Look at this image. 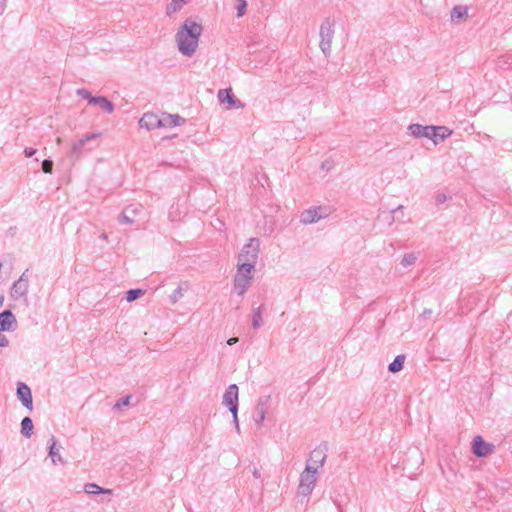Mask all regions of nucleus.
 Returning a JSON list of instances; mask_svg holds the SVG:
<instances>
[{"instance_id":"obj_45","label":"nucleus","mask_w":512,"mask_h":512,"mask_svg":"<svg viewBox=\"0 0 512 512\" xmlns=\"http://www.w3.org/2000/svg\"><path fill=\"white\" fill-rule=\"evenodd\" d=\"M100 238L103 239V240H107L108 237H107V234L102 233Z\"/></svg>"},{"instance_id":"obj_33","label":"nucleus","mask_w":512,"mask_h":512,"mask_svg":"<svg viewBox=\"0 0 512 512\" xmlns=\"http://www.w3.org/2000/svg\"><path fill=\"white\" fill-rule=\"evenodd\" d=\"M76 94L80 97H82L83 99H86L88 100V103L90 104V99L91 98H95L96 96H92L91 93L84 89V88H79L76 90Z\"/></svg>"},{"instance_id":"obj_20","label":"nucleus","mask_w":512,"mask_h":512,"mask_svg":"<svg viewBox=\"0 0 512 512\" xmlns=\"http://www.w3.org/2000/svg\"><path fill=\"white\" fill-rule=\"evenodd\" d=\"M452 134V131L445 126H435V136L431 137V140L438 144L444 141Z\"/></svg>"},{"instance_id":"obj_46","label":"nucleus","mask_w":512,"mask_h":512,"mask_svg":"<svg viewBox=\"0 0 512 512\" xmlns=\"http://www.w3.org/2000/svg\"><path fill=\"white\" fill-rule=\"evenodd\" d=\"M3 302H4V296H3V295H1V296H0V308H1V307H2V305H3Z\"/></svg>"},{"instance_id":"obj_8","label":"nucleus","mask_w":512,"mask_h":512,"mask_svg":"<svg viewBox=\"0 0 512 512\" xmlns=\"http://www.w3.org/2000/svg\"><path fill=\"white\" fill-rule=\"evenodd\" d=\"M270 403V396H262L258 399L253 412V420L257 426H260L265 420Z\"/></svg>"},{"instance_id":"obj_32","label":"nucleus","mask_w":512,"mask_h":512,"mask_svg":"<svg viewBox=\"0 0 512 512\" xmlns=\"http://www.w3.org/2000/svg\"><path fill=\"white\" fill-rule=\"evenodd\" d=\"M183 297V290L182 288L179 286L177 287L173 292L172 294L170 295V299H171V302L172 303H176L179 299H181Z\"/></svg>"},{"instance_id":"obj_41","label":"nucleus","mask_w":512,"mask_h":512,"mask_svg":"<svg viewBox=\"0 0 512 512\" xmlns=\"http://www.w3.org/2000/svg\"><path fill=\"white\" fill-rule=\"evenodd\" d=\"M253 476L255 478H260L261 474H260V471L257 468H254V470H253Z\"/></svg>"},{"instance_id":"obj_13","label":"nucleus","mask_w":512,"mask_h":512,"mask_svg":"<svg viewBox=\"0 0 512 512\" xmlns=\"http://www.w3.org/2000/svg\"><path fill=\"white\" fill-rule=\"evenodd\" d=\"M24 281V279H18L13 283L10 291L12 299L18 300L24 298L25 301L27 302L29 284L24 283Z\"/></svg>"},{"instance_id":"obj_47","label":"nucleus","mask_w":512,"mask_h":512,"mask_svg":"<svg viewBox=\"0 0 512 512\" xmlns=\"http://www.w3.org/2000/svg\"><path fill=\"white\" fill-rule=\"evenodd\" d=\"M57 143L60 144L61 143V138H57Z\"/></svg>"},{"instance_id":"obj_4","label":"nucleus","mask_w":512,"mask_h":512,"mask_svg":"<svg viewBox=\"0 0 512 512\" xmlns=\"http://www.w3.org/2000/svg\"><path fill=\"white\" fill-rule=\"evenodd\" d=\"M335 34L334 20L325 18L320 26V43L319 47L325 56H329L331 52L332 40Z\"/></svg>"},{"instance_id":"obj_22","label":"nucleus","mask_w":512,"mask_h":512,"mask_svg":"<svg viewBox=\"0 0 512 512\" xmlns=\"http://www.w3.org/2000/svg\"><path fill=\"white\" fill-rule=\"evenodd\" d=\"M48 448H49L48 454L51 457L53 464L63 463V459H62L61 455L59 454V448L56 447V441L53 436L49 440Z\"/></svg>"},{"instance_id":"obj_7","label":"nucleus","mask_w":512,"mask_h":512,"mask_svg":"<svg viewBox=\"0 0 512 512\" xmlns=\"http://www.w3.org/2000/svg\"><path fill=\"white\" fill-rule=\"evenodd\" d=\"M330 209L328 207L318 206L304 210L300 216V222L309 225L328 217Z\"/></svg>"},{"instance_id":"obj_39","label":"nucleus","mask_w":512,"mask_h":512,"mask_svg":"<svg viewBox=\"0 0 512 512\" xmlns=\"http://www.w3.org/2000/svg\"><path fill=\"white\" fill-rule=\"evenodd\" d=\"M432 313H433V312H432V310H431V309H425V310L423 311V313L420 315V318H422V319H428V318H430V317H431Z\"/></svg>"},{"instance_id":"obj_37","label":"nucleus","mask_w":512,"mask_h":512,"mask_svg":"<svg viewBox=\"0 0 512 512\" xmlns=\"http://www.w3.org/2000/svg\"><path fill=\"white\" fill-rule=\"evenodd\" d=\"M35 153H36V149H34V148L27 147L24 149V155L27 158L32 157L33 155H35Z\"/></svg>"},{"instance_id":"obj_27","label":"nucleus","mask_w":512,"mask_h":512,"mask_svg":"<svg viewBox=\"0 0 512 512\" xmlns=\"http://www.w3.org/2000/svg\"><path fill=\"white\" fill-rule=\"evenodd\" d=\"M262 324V306H259L253 309L252 326L253 328L258 329L262 326Z\"/></svg>"},{"instance_id":"obj_44","label":"nucleus","mask_w":512,"mask_h":512,"mask_svg":"<svg viewBox=\"0 0 512 512\" xmlns=\"http://www.w3.org/2000/svg\"><path fill=\"white\" fill-rule=\"evenodd\" d=\"M322 168L328 170L329 169L328 162H323L322 163Z\"/></svg>"},{"instance_id":"obj_21","label":"nucleus","mask_w":512,"mask_h":512,"mask_svg":"<svg viewBox=\"0 0 512 512\" xmlns=\"http://www.w3.org/2000/svg\"><path fill=\"white\" fill-rule=\"evenodd\" d=\"M189 1L190 0H171L166 7V15L171 17L173 14L179 12Z\"/></svg>"},{"instance_id":"obj_23","label":"nucleus","mask_w":512,"mask_h":512,"mask_svg":"<svg viewBox=\"0 0 512 512\" xmlns=\"http://www.w3.org/2000/svg\"><path fill=\"white\" fill-rule=\"evenodd\" d=\"M468 15V8L463 5H456L453 7L451 11V20L453 22H458L459 20L465 18Z\"/></svg>"},{"instance_id":"obj_3","label":"nucleus","mask_w":512,"mask_h":512,"mask_svg":"<svg viewBox=\"0 0 512 512\" xmlns=\"http://www.w3.org/2000/svg\"><path fill=\"white\" fill-rule=\"evenodd\" d=\"M253 270L252 264H237V272L234 277V289L239 296H242L250 287L252 281L251 272Z\"/></svg>"},{"instance_id":"obj_14","label":"nucleus","mask_w":512,"mask_h":512,"mask_svg":"<svg viewBox=\"0 0 512 512\" xmlns=\"http://www.w3.org/2000/svg\"><path fill=\"white\" fill-rule=\"evenodd\" d=\"M160 124V115L154 113H145L139 120L140 127L146 128L147 130L160 128Z\"/></svg>"},{"instance_id":"obj_30","label":"nucleus","mask_w":512,"mask_h":512,"mask_svg":"<svg viewBox=\"0 0 512 512\" xmlns=\"http://www.w3.org/2000/svg\"><path fill=\"white\" fill-rule=\"evenodd\" d=\"M417 260V256L414 253L405 254L402 258L401 264L404 267L413 265Z\"/></svg>"},{"instance_id":"obj_19","label":"nucleus","mask_w":512,"mask_h":512,"mask_svg":"<svg viewBox=\"0 0 512 512\" xmlns=\"http://www.w3.org/2000/svg\"><path fill=\"white\" fill-rule=\"evenodd\" d=\"M138 213V207L134 205H129L124 208L123 212L119 216V221L124 224H132L134 222V217Z\"/></svg>"},{"instance_id":"obj_43","label":"nucleus","mask_w":512,"mask_h":512,"mask_svg":"<svg viewBox=\"0 0 512 512\" xmlns=\"http://www.w3.org/2000/svg\"><path fill=\"white\" fill-rule=\"evenodd\" d=\"M236 341H237V339H236V338H230V339H228V340H227V344H229V345H230V344H232V343H234V342H236Z\"/></svg>"},{"instance_id":"obj_24","label":"nucleus","mask_w":512,"mask_h":512,"mask_svg":"<svg viewBox=\"0 0 512 512\" xmlns=\"http://www.w3.org/2000/svg\"><path fill=\"white\" fill-rule=\"evenodd\" d=\"M326 456L319 450H314L311 455L310 459L307 463H310L313 465V467H322L324 464Z\"/></svg>"},{"instance_id":"obj_42","label":"nucleus","mask_w":512,"mask_h":512,"mask_svg":"<svg viewBox=\"0 0 512 512\" xmlns=\"http://www.w3.org/2000/svg\"><path fill=\"white\" fill-rule=\"evenodd\" d=\"M404 209L403 205H399L397 208H395L392 213L402 212Z\"/></svg>"},{"instance_id":"obj_36","label":"nucleus","mask_w":512,"mask_h":512,"mask_svg":"<svg viewBox=\"0 0 512 512\" xmlns=\"http://www.w3.org/2000/svg\"><path fill=\"white\" fill-rule=\"evenodd\" d=\"M448 199L447 195L444 193H438L435 197V203L436 205L443 204Z\"/></svg>"},{"instance_id":"obj_34","label":"nucleus","mask_w":512,"mask_h":512,"mask_svg":"<svg viewBox=\"0 0 512 512\" xmlns=\"http://www.w3.org/2000/svg\"><path fill=\"white\" fill-rule=\"evenodd\" d=\"M42 170L44 173L51 174L53 170V161L50 159H45L42 161Z\"/></svg>"},{"instance_id":"obj_11","label":"nucleus","mask_w":512,"mask_h":512,"mask_svg":"<svg viewBox=\"0 0 512 512\" xmlns=\"http://www.w3.org/2000/svg\"><path fill=\"white\" fill-rule=\"evenodd\" d=\"M218 99L221 103H227L229 105V108L244 107V104L235 97L231 88L219 90Z\"/></svg>"},{"instance_id":"obj_17","label":"nucleus","mask_w":512,"mask_h":512,"mask_svg":"<svg viewBox=\"0 0 512 512\" xmlns=\"http://www.w3.org/2000/svg\"><path fill=\"white\" fill-rule=\"evenodd\" d=\"M13 324H16V318L11 310L2 311L0 313V331L11 330Z\"/></svg>"},{"instance_id":"obj_12","label":"nucleus","mask_w":512,"mask_h":512,"mask_svg":"<svg viewBox=\"0 0 512 512\" xmlns=\"http://www.w3.org/2000/svg\"><path fill=\"white\" fill-rule=\"evenodd\" d=\"M17 397L21 401L22 405L26 407L29 410H32L33 408V399L30 388L20 382L17 385Z\"/></svg>"},{"instance_id":"obj_28","label":"nucleus","mask_w":512,"mask_h":512,"mask_svg":"<svg viewBox=\"0 0 512 512\" xmlns=\"http://www.w3.org/2000/svg\"><path fill=\"white\" fill-rule=\"evenodd\" d=\"M85 492L88 494H100V493H109L110 490H105L98 486L97 484L90 483L85 485Z\"/></svg>"},{"instance_id":"obj_9","label":"nucleus","mask_w":512,"mask_h":512,"mask_svg":"<svg viewBox=\"0 0 512 512\" xmlns=\"http://www.w3.org/2000/svg\"><path fill=\"white\" fill-rule=\"evenodd\" d=\"M472 451L478 457H486L493 453L494 445L485 442L481 436H477L473 439Z\"/></svg>"},{"instance_id":"obj_10","label":"nucleus","mask_w":512,"mask_h":512,"mask_svg":"<svg viewBox=\"0 0 512 512\" xmlns=\"http://www.w3.org/2000/svg\"><path fill=\"white\" fill-rule=\"evenodd\" d=\"M409 133L415 138H428L431 139L432 136H435V126L426 125L423 126L421 124H411L408 127Z\"/></svg>"},{"instance_id":"obj_1","label":"nucleus","mask_w":512,"mask_h":512,"mask_svg":"<svg viewBox=\"0 0 512 512\" xmlns=\"http://www.w3.org/2000/svg\"><path fill=\"white\" fill-rule=\"evenodd\" d=\"M202 31V25L192 18L184 21L175 35L178 49L183 55L191 57L195 53Z\"/></svg>"},{"instance_id":"obj_31","label":"nucleus","mask_w":512,"mask_h":512,"mask_svg":"<svg viewBox=\"0 0 512 512\" xmlns=\"http://www.w3.org/2000/svg\"><path fill=\"white\" fill-rule=\"evenodd\" d=\"M237 1V17H242L245 14V11L247 9V2L246 0H236Z\"/></svg>"},{"instance_id":"obj_29","label":"nucleus","mask_w":512,"mask_h":512,"mask_svg":"<svg viewBox=\"0 0 512 512\" xmlns=\"http://www.w3.org/2000/svg\"><path fill=\"white\" fill-rule=\"evenodd\" d=\"M144 294V290L142 289H130L126 293V300L128 302H133L138 299L140 296Z\"/></svg>"},{"instance_id":"obj_35","label":"nucleus","mask_w":512,"mask_h":512,"mask_svg":"<svg viewBox=\"0 0 512 512\" xmlns=\"http://www.w3.org/2000/svg\"><path fill=\"white\" fill-rule=\"evenodd\" d=\"M130 400H131V396H130V395H128V396H126V397H123V398L119 399V400L115 403L114 408L119 409V408H121L122 406H127V405H129Z\"/></svg>"},{"instance_id":"obj_26","label":"nucleus","mask_w":512,"mask_h":512,"mask_svg":"<svg viewBox=\"0 0 512 512\" xmlns=\"http://www.w3.org/2000/svg\"><path fill=\"white\" fill-rule=\"evenodd\" d=\"M33 422L30 417H24L21 421V433L24 437L29 438L32 434Z\"/></svg>"},{"instance_id":"obj_6","label":"nucleus","mask_w":512,"mask_h":512,"mask_svg":"<svg viewBox=\"0 0 512 512\" xmlns=\"http://www.w3.org/2000/svg\"><path fill=\"white\" fill-rule=\"evenodd\" d=\"M223 405L227 406L229 411L233 415V420L236 426V429L239 430L238 425V387L236 384H231L226 389L223 395Z\"/></svg>"},{"instance_id":"obj_38","label":"nucleus","mask_w":512,"mask_h":512,"mask_svg":"<svg viewBox=\"0 0 512 512\" xmlns=\"http://www.w3.org/2000/svg\"><path fill=\"white\" fill-rule=\"evenodd\" d=\"M6 8L7 0H0V16H2L5 13Z\"/></svg>"},{"instance_id":"obj_40","label":"nucleus","mask_w":512,"mask_h":512,"mask_svg":"<svg viewBox=\"0 0 512 512\" xmlns=\"http://www.w3.org/2000/svg\"><path fill=\"white\" fill-rule=\"evenodd\" d=\"M28 272H29L28 269H26L22 273V275L19 277V279H24L25 280L24 283H26V284H29V274H28Z\"/></svg>"},{"instance_id":"obj_5","label":"nucleus","mask_w":512,"mask_h":512,"mask_svg":"<svg viewBox=\"0 0 512 512\" xmlns=\"http://www.w3.org/2000/svg\"><path fill=\"white\" fill-rule=\"evenodd\" d=\"M260 252V241L258 238H250L248 243L245 244L238 256V264H252L253 269L257 263L258 255Z\"/></svg>"},{"instance_id":"obj_16","label":"nucleus","mask_w":512,"mask_h":512,"mask_svg":"<svg viewBox=\"0 0 512 512\" xmlns=\"http://www.w3.org/2000/svg\"><path fill=\"white\" fill-rule=\"evenodd\" d=\"M160 120V127H175L185 123V119L181 118L179 115L168 113H162Z\"/></svg>"},{"instance_id":"obj_18","label":"nucleus","mask_w":512,"mask_h":512,"mask_svg":"<svg viewBox=\"0 0 512 512\" xmlns=\"http://www.w3.org/2000/svg\"><path fill=\"white\" fill-rule=\"evenodd\" d=\"M90 105H97L106 113H112L114 111V104L104 96H96L90 99Z\"/></svg>"},{"instance_id":"obj_15","label":"nucleus","mask_w":512,"mask_h":512,"mask_svg":"<svg viewBox=\"0 0 512 512\" xmlns=\"http://www.w3.org/2000/svg\"><path fill=\"white\" fill-rule=\"evenodd\" d=\"M97 136H98V134H96V133L87 134L85 137H83L80 140H78L77 142H75L72 145V148L70 150V156L78 159L82 154V149H83L84 145L88 141L95 139Z\"/></svg>"},{"instance_id":"obj_25","label":"nucleus","mask_w":512,"mask_h":512,"mask_svg":"<svg viewBox=\"0 0 512 512\" xmlns=\"http://www.w3.org/2000/svg\"><path fill=\"white\" fill-rule=\"evenodd\" d=\"M405 362V355L404 354H398L393 362H391L388 366V370L391 373L399 372L403 369V365Z\"/></svg>"},{"instance_id":"obj_2","label":"nucleus","mask_w":512,"mask_h":512,"mask_svg":"<svg viewBox=\"0 0 512 512\" xmlns=\"http://www.w3.org/2000/svg\"><path fill=\"white\" fill-rule=\"evenodd\" d=\"M318 470L317 467H313L312 464L307 463L304 471L300 474L298 495L307 497L309 496L316 484Z\"/></svg>"}]
</instances>
